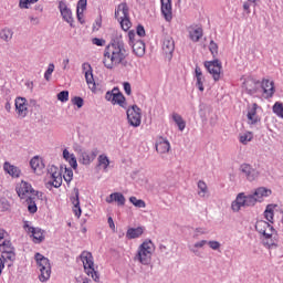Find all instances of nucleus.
Segmentation results:
<instances>
[{
    "mask_svg": "<svg viewBox=\"0 0 283 283\" xmlns=\"http://www.w3.org/2000/svg\"><path fill=\"white\" fill-rule=\"evenodd\" d=\"M82 70L85 74V81L88 85V87L93 91L96 92V82L94 81V73L92 71V64L84 62L82 64Z\"/></svg>",
    "mask_w": 283,
    "mask_h": 283,
    "instance_id": "dca6fc26",
    "label": "nucleus"
},
{
    "mask_svg": "<svg viewBox=\"0 0 283 283\" xmlns=\"http://www.w3.org/2000/svg\"><path fill=\"white\" fill-rule=\"evenodd\" d=\"M107 222L109 229H112V231H116V224L114 223V219L112 217H108Z\"/></svg>",
    "mask_w": 283,
    "mask_h": 283,
    "instance_id": "4d7b16f0",
    "label": "nucleus"
},
{
    "mask_svg": "<svg viewBox=\"0 0 283 283\" xmlns=\"http://www.w3.org/2000/svg\"><path fill=\"white\" fill-rule=\"evenodd\" d=\"M209 51L211 52L213 59L218 56V44L213 40L210 41Z\"/></svg>",
    "mask_w": 283,
    "mask_h": 283,
    "instance_id": "de8ad7c7",
    "label": "nucleus"
},
{
    "mask_svg": "<svg viewBox=\"0 0 283 283\" xmlns=\"http://www.w3.org/2000/svg\"><path fill=\"white\" fill-rule=\"evenodd\" d=\"M255 231L260 233V239L265 249H277L280 243V235L277 230L271 226V223L260 220L255 223Z\"/></svg>",
    "mask_w": 283,
    "mask_h": 283,
    "instance_id": "7ed1b4c3",
    "label": "nucleus"
},
{
    "mask_svg": "<svg viewBox=\"0 0 283 283\" xmlns=\"http://www.w3.org/2000/svg\"><path fill=\"white\" fill-rule=\"evenodd\" d=\"M49 174L51 176V180L45 184L46 189H52V187L59 189V187L63 185V176L61 175V170H59V167L56 166H51Z\"/></svg>",
    "mask_w": 283,
    "mask_h": 283,
    "instance_id": "9d476101",
    "label": "nucleus"
},
{
    "mask_svg": "<svg viewBox=\"0 0 283 283\" xmlns=\"http://www.w3.org/2000/svg\"><path fill=\"white\" fill-rule=\"evenodd\" d=\"M98 167L107 169L109 167V158L106 155H99L97 158Z\"/></svg>",
    "mask_w": 283,
    "mask_h": 283,
    "instance_id": "58836bf2",
    "label": "nucleus"
},
{
    "mask_svg": "<svg viewBox=\"0 0 283 283\" xmlns=\"http://www.w3.org/2000/svg\"><path fill=\"white\" fill-rule=\"evenodd\" d=\"M161 50L166 56L167 61H171L174 59V51L176 50V42L174 38L169 34H164L161 40Z\"/></svg>",
    "mask_w": 283,
    "mask_h": 283,
    "instance_id": "1a4fd4ad",
    "label": "nucleus"
},
{
    "mask_svg": "<svg viewBox=\"0 0 283 283\" xmlns=\"http://www.w3.org/2000/svg\"><path fill=\"white\" fill-rule=\"evenodd\" d=\"M202 34H203V31H202V28H200V27H197L189 31L190 40L193 43H198V41H200V38L202 36Z\"/></svg>",
    "mask_w": 283,
    "mask_h": 283,
    "instance_id": "473e14b6",
    "label": "nucleus"
},
{
    "mask_svg": "<svg viewBox=\"0 0 283 283\" xmlns=\"http://www.w3.org/2000/svg\"><path fill=\"white\" fill-rule=\"evenodd\" d=\"M251 140H253V133H251V132L243 133L239 136V142L242 145H249V143H251Z\"/></svg>",
    "mask_w": 283,
    "mask_h": 283,
    "instance_id": "c9c22d12",
    "label": "nucleus"
},
{
    "mask_svg": "<svg viewBox=\"0 0 283 283\" xmlns=\"http://www.w3.org/2000/svg\"><path fill=\"white\" fill-rule=\"evenodd\" d=\"M124 91L127 96L132 95V84L129 82H124Z\"/></svg>",
    "mask_w": 283,
    "mask_h": 283,
    "instance_id": "864d4df0",
    "label": "nucleus"
},
{
    "mask_svg": "<svg viewBox=\"0 0 283 283\" xmlns=\"http://www.w3.org/2000/svg\"><path fill=\"white\" fill-rule=\"evenodd\" d=\"M240 171L245 176L247 180H249L250 182H253V180H256L258 176H260L258 170L253 169L249 164H242L240 167Z\"/></svg>",
    "mask_w": 283,
    "mask_h": 283,
    "instance_id": "6ab92c4d",
    "label": "nucleus"
},
{
    "mask_svg": "<svg viewBox=\"0 0 283 283\" xmlns=\"http://www.w3.org/2000/svg\"><path fill=\"white\" fill-rule=\"evenodd\" d=\"M251 3L253 2H244L243 10L247 11V14H251Z\"/></svg>",
    "mask_w": 283,
    "mask_h": 283,
    "instance_id": "13d9d810",
    "label": "nucleus"
},
{
    "mask_svg": "<svg viewBox=\"0 0 283 283\" xmlns=\"http://www.w3.org/2000/svg\"><path fill=\"white\" fill-rule=\"evenodd\" d=\"M96 156H98V148H93L91 151L84 150L80 155V163L81 165H92L96 160Z\"/></svg>",
    "mask_w": 283,
    "mask_h": 283,
    "instance_id": "f3484780",
    "label": "nucleus"
},
{
    "mask_svg": "<svg viewBox=\"0 0 283 283\" xmlns=\"http://www.w3.org/2000/svg\"><path fill=\"white\" fill-rule=\"evenodd\" d=\"M274 209H275V206L273 205L266 206V209L264 211V218L265 220H268V222L273 223V218L275 216V213L273 212Z\"/></svg>",
    "mask_w": 283,
    "mask_h": 283,
    "instance_id": "f704fd0d",
    "label": "nucleus"
},
{
    "mask_svg": "<svg viewBox=\"0 0 283 283\" xmlns=\"http://www.w3.org/2000/svg\"><path fill=\"white\" fill-rule=\"evenodd\" d=\"M206 231L202 228H197L193 238H198V235H205Z\"/></svg>",
    "mask_w": 283,
    "mask_h": 283,
    "instance_id": "bf43d9fd",
    "label": "nucleus"
},
{
    "mask_svg": "<svg viewBox=\"0 0 283 283\" xmlns=\"http://www.w3.org/2000/svg\"><path fill=\"white\" fill-rule=\"evenodd\" d=\"M195 78H196V87L200 92H205V75L202 74V69L200 66L195 67Z\"/></svg>",
    "mask_w": 283,
    "mask_h": 283,
    "instance_id": "b1692460",
    "label": "nucleus"
},
{
    "mask_svg": "<svg viewBox=\"0 0 283 283\" xmlns=\"http://www.w3.org/2000/svg\"><path fill=\"white\" fill-rule=\"evenodd\" d=\"M63 178L67 185L72 182L74 178V171L72 170V168H67V167L64 168Z\"/></svg>",
    "mask_w": 283,
    "mask_h": 283,
    "instance_id": "ea45409f",
    "label": "nucleus"
},
{
    "mask_svg": "<svg viewBox=\"0 0 283 283\" xmlns=\"http://www.w3.org/2000/svg\"><path fill=\"white\" fill-rule=\"evenodd\" d=\"M29 20L32 25H39V23H41V20L39 19V17L30 15Z\"/></svg>",
    "mask_w": 283,
    "mask_h": 283,
    "instance_id": "5fc2aeb1",
    "label": "nucleus"
},
{
    "mask_svg": "<svg viewBox=\"0 0 283 283\" xmlns=\"http://www.w3.org/2000/svg\"><path fill=\"white\" fill-rule=\"evenodd\" d=\"M86 275L91 276L94 282H101V274L94 269V256L91 252L83 251L80 255Z\"/></svg>",
    "mask_w": 283,
    "mask_h": 283,
    "instance_id": "423d86ee",
    "label": "nucleus"
},
{
    "mask_svg": "<svg viewBox=\"0 0 283 283\" xmlns=\"http://www.w3.org/2000/svg\"><path fill=\"white\" fill-rule=\"evenodd\" d=\"M74 151L78 153V155L81 156V153L85 151V150H83V148L81 146H75Z\"/></svg>",
    "mask_w": 283,
    "mask_h": 283,
    "instance_id": "774afa93",
    "label": "nucleus"
},
{
    "mask_svg": "<svg viewBox=\"0 0 283 283\" xmlns=\"http://www.w3.org/2000/svg\"><path fill=\"white\" fill-rule=\"evenodd\" d=\"M261 87L266 98H273V94H275V83H273V81L263 80Z\"/></svg>",
    "mask_w": 283,
    "mask_h": 283,
    "instance_id": "aec40b11",
    "label": "nucleus"
},
{
    "mask_svg": "<svg viewBox=\"0 0 283 283\" xmlns=\"http://www.w3.org/2000/svg\"><path fill=\"white\" fill-rule=\"evenodd\" d=\"M3 170L6 174H9L11 178H21V168L10 164L9 161L3 164Z\"/></svg>",
    "mask_w": 283,
    "mask_h": 283,
    "instance_id": "4be33fe9",
    "label": "nucleus"
},
{
    "mask_svg": "<svg viewBox=\"0 0 283 283\" xmlns=\"http://www.w3.org/2000/svg\"><path fill=\"white\" fill-rule=\"evenodd\" d=\"M57 101H61V103H67L70 101V92L69 91H61L57 94Z\"/></svg>",
    "mask_w": 283,
    "mask_h": 283,
    "instance_id": "c03bdc74",
    "label": "nucleus"
},
{
    "mask_svg": "<svg viewBox=\"0 0 283 283\" xmlns=\"http://www.w3.org/2000/svg\"><path fill=\"white\" fill-rule=\"evenodd\" d=\"M6 260H3V256H0V275L3 273V269H6Z\"/></svg>",
    "mask_w": 283,
    "mask_h": 283,
    "instance_id": "052dcab7",
    "label": "nucleus"
},
{
    "mask_svg": "<svg viewBox=\"0 0 283 283\" xmlns=\"http://www.w3.org/2000/svg\"><path fill=\"white\" fill-rule=\"evenodd\" d=\"M39 0H20L19 8L21 10H28L32 3H36Z\"/></svg>",
    "mask_w": 283,
    "mask_h": 283,
    "instance_id": "37998d69",
    "label": "nucleus"
},
{
    "mask_svg": "<svg viewBox=\"0 0 283 283\" xmlns=\"http://www.w3.org/2000/svg\"><path fill=\"white\" fill-rule=\"evenodd\" d=\"M247 116L250 125H255L260 122V117H258V104L252 105Z\"/></svg>",
    "mask_w": 283,
    "mask_h": 283,
    "instance_id": "c756f323",
    "label": "nucleus"
},
{
    "mask_svg": "<svg viewBox=\"0 0 283 283\" xmlns=\"http://www.w3.org/2000/svg\"><path fill=\"white\" fill-rule=\"evenodd\" d=\"M129 202H132L134 207H137V209H145V207H147V203H145V200L138 199L136 197H130Z\"/></svg>",
    "mask_w": 283,
    "mask_h": 283,
    "instance_id": "4c0bfd02",
    "label": "nucleus"
},
{
    "mask_svg": "<svg viewBox=\"0 0 283 283\" xmlns=\"http://www.w3.org/2000/svg\"><path fill=\"white\" fill-rule=\"evenodd\" d=\"M137 36H145V27L142 24L137 25V31H136Z\"/></svg>",
    "mask_w": 283,
    "mask_h": 283,
    "instance_id": "6e6d98bb",
    "label": "nucleus"
},
{
    "mask_svg": "<svg viewBox=\"0 0 283 283\" xmlns=\"http://www.w3.org/2000/svg\"><path fill=\"white\" fill-rule=\"evenodd\" d=\"M205 67L209 74H212L213 81H220V74L222 72V62L220 60L205 62Z\"/></svg>",
    "mask_w": 283,
    "mask_h": 283,
    "instance_id": "4468645a",
    "label": "nucleus"
},
{
    "mask_svg": "<svg viewBox=\"0 0 283 283\" xmlns=\"http://www.w3.org/2000/svg\"><path fill=\"white\" fill-rule=\"evenodd\" d=\"M113 198L115 200V202H117L118 207H125V196L120 192H114Z\"/></svg>",
    "mask_w": 283,
    "mask_h": 283,
    "instance_id": "a19ab883",
    "label": "nucleus"
},
{
    "mask_svg": "<svg viewBox=\"0 0 283 283\" xmlns=\"http://www.w3.org/2000/svg\"><path fill=\"white\" fill-rule=\"evenodd\" d=\"M106 202H107L108 205H112V202H115L114 192L111 193L108 198H106Z\"/></svg>",
    "mask_w": 283,
    "mask_h": 283,
    "instance_id": "338daca9",
    "label": "nucleus"
},
{
    "mask_svg": "<svg viewBox=\"0 0 283 283\" xmlns=\"http://www.w3.org/2000/svg\"><path fill=\"white\" fill-rule=\"evenodd\" d=\"M119 23H120V28L122 30H124V32H127V30H129V28H132V22L129 21V18H120L118 19Z\"/></svg>",
    "mask_w": 283,
    "mask_h": 283,
    "instance_id": "79ce46f5",
    "label": "nucleus"
},
{
    "mask_svg": "<svg viewBox=\"0 0 283 283\" xmlns=\"http://www.w3.org/2000/svg\"><path fill=\"white\" fill-rule=\"evenodd\" d=\"M105 98L113 105L125 107V95H123L118 87H114L112 91L106 92Z\"/></svg>",
    "mask_w": 283,
    "mask_h": 283,
    "instance_id": "ddd939ff",
    "label": "nucleus"
},
{
    "mask_svg": "<svg viewBox=\"0 0 283 283\" xmlns=\"http://www.w3.org/2000/svg\"><path fill=\"white\" fill-rule=\"evenodd\" d=\"M207 244V240H201L196 242L192 245H189V251L193 253V255H197V258H200V249H202Z\"/></svg>",
    "mask_w": 283,
    "mask_h": 283,
    "instance_id": "2f4dec72",
    "label": "nucleus"
},
{
    "mask_svg": "<svg viewBox=\"0 0 283 283\" xmlns=\"http://www.w3.org/2000/svg\"><path fill=\"white\" fill-rule=\"evenodd\" d=\"M30 166L34 174H41V171L45 169V164H43V159H41L39 156H34L30 160Z\"/></svg>",
    "mask_w": 283,
    "mask_h": 283,
    "instance_id": "5701e85b",
    "label": "nucleus"
},
{
    "mask_svg": "<svg viewBox=\"0 0 283 283\" xmlns=\"http://www.w3.org/2000/svg\"><path fill=\"white\" fill-rule=\"evenodd\" d=\"M25 87H28V90H30V92H33V90H34V82L27 81L25 82Z\"/></svg>",
    "mask_w": 283,
    "mask_h": 283,
    "instance_id": "0e129e2a",
    "label": "nucleus"
},
{
    "mask_svg": "<svg viewBox=\"0 0 283 283\" xmlns=\"http://www.w3.org/2000/svg\"><path fill=\"white\" fill-rule=\"evenodd\" d=\"M71 103L75 105L78 109H81V107H83V105L85 104V101L81 96H75L71 99Z\"/></svg>",
    "mask_w": 283,
    "mask_h": 283,
    "instance_id": "49530a36",
    "label": "nucleus"
},
{
    "mask_svg": "<svg viewBox=\"0 0 283 283\" xmlns=\"http://www.w3.org/2000/svg\"><path fill=\"white\" fill-rule=\"evenodd\" d=\"M161 1V14H164L166 21H171V0Z\"/></svg>",
    "mask_w": 283,
    "mask_h": 283,
    "instance_id": "bb28decb",
    "label": "nucleus"
},
{
    "mask_svg": "<svg viewBox=\"0 0 283 283\" xmlns=\"http://www.w3.org/2000/svg\"><path fill=\"white\" fill-rule=\"evenodd\" d=\"M273 191L271 189L259 187L252 195L241 192L237 196L235 200L231 203V209L234 212L240 211L242 208L255 207L258 202H264V198H269Z\"/></svg>",
    "mask_w": 283,
    "mask_h": 283,
    "instance_id": "f03ea898",
    "label": "nucleus"
},
{
    "mask_svg": "<svg viewBox=\"0 0 283 283\" xmlns=\"http://www.w3.org/2000/svg\"><path fill=\"white\" fill-rule=\"evenodd\" d=\"M29 233H32L33 242L35 244H41V242L45 240L43 230H41V228H29Z\"/></svg>",
    "mask_w": 283,
    "mask_h": 283,
    "instance_id": "cd10ccee",
    "label": "nucleus"
},
{
    "mask_svg": "<svg viewBox=\"0 0 283 283\" xmlns=\"http://www.w3.org/2000/svg\"><path fill=\"white\" fill-rule=\"evenodd\" d=\"M14 35V32L11 29H2L0 31V39H2V41H6L7 43L9 41H12V36Z\"/></svg>",
    "mask_w": 283,
    "mask_h": 283,
    "instance_id": "72a5a7b5",
    "label": "nucleus"
},
{
    "mask_svg": "<svg viewBox=\"0 0 283 283\" xmlns=\"http://www.w3.org/2000/svg\"><path fill=\"white\" fill-rule=\"evenodd\" d=\"M63 158H65L66 160H70V158H72V154H70V150H63Z\"/></svg>",
    "mask_w": 283,
    "mask_h": 283,
    "instance_id": "69168bd1",
    "label": "nucleus"
},
{
    "mask_svg": "<svg viewBox=\"0 0 283 283\" xmlns=\"http://www.w3.org/2000/svg\"><path fill=\"white\" fill-rule=\"evenodd\" d=\"M128 43L130 48H133V52L136 56H145V42H143V40H136L135 31L128 32Z\"/></svg>",
    "mask_w": 283,
    "mask_h": 283,
    "instance_id": "9b49d317",
    "label": "nucleus"
},
{
    "mask_svg": "<svg viewBox=\"0 0 283 283\" xmlns=\"http://www.w3.org/2000/svg\"><path fill=\"white\" fill-rule=\"evenodd\" d=\"M15 112L20 118L28 116V99L25 97L15 98Z\"/></svg>",
    "mask_w": 283,
    "mask_h": 283,
    "instance_id": "a211bd4d",
    "label": "nucleus"
},
{
    "mask_svg": "<svg viewBox=\"0 0 283 283\" xmlns=\"http://www.w3.org/2000/svg\"><path fill=\"white\" fill-rule=\"evenodd\" d=\"M207 244L212 249V251H219L221 247L218 241H207Z\"/></svg>",
    "mask_w": 283,
    "mask_h": 283,
    "instance_id": "3c124183",
    "label": "nucleus"
},
{
    "mask_svg": "<svg viewBox=\"0 0 283 283\" xmlns=\"http://www.w3.org/2000/svg\"><path fill=\"white\" fill-rule=\"evenodd\" d=\"M74 196L71 197V202L73 205V212L75 213L76 218H80V216L83 213L81 210V200L78 199L80 192L78 188H74Z\"/></svg>",
    "mask_w": 283,
    "mask_h": 283,
    "instance_id": "412c9836",
    "label": "nucleus"
},
{
    "mask_svg": "<svg viewBox=\"0 0 283 283\" xmlns=\"http://www.w3.org/2000/svg\"><path fill=\"white\" fill-rule=\"evenodd\" d=\"M59 10L63 21L69 23L71 28H74V17L72 15V9L67 7L65 1L62 0L59 2Z\"/></svg>",
    "mask_w": 283,
    "mask_h": 283,
    "instance_id": "2eb2a0df",
    "label": "nucleus"
},
{
    "mask_svg": "<svg viewBox=\"0 0 283 283\" xmlns=\"http://www.w3.org/2000/svg\"><path fill=\"white\" fill-rule=\"evenodd\" d=\"M76 10H78V12H85V10H87V0H78Z\"/></svg>",
    "mask_w": 283,
    "mask_h": 283,
    "instance_id": "09e8293b",
    "label": "nucleus"
},
{
    "mask_svg": "<svg viewBox=\"0 0 283 283\" xmlns=\"http://www.w3.org/2000/svg\"><path fill=\"white\" fill-rule=\"evenodd\" d=\"M66 161H69V165L72 167V169H78V161H76V156H74V154H72L71 158Z\"/></svg>",
    "mask_w": 283,
    "mask_h": 283,
    "instance_id": "8fccbe9b",
    "label": "nucleus"
},
{
    "mask_svg": "<svg viewBox=\"0 0 283 283\" xmlns=\"http://www.w3.org/2000/svg\"><path fill=\"white\" fill-rule=\"evenodd\" d=\"M127 120L132 127H140L142 123V113H140V107L138 105H133L130 106L127 112Z\"/></svg>",
    "mask_w": 283,
    "mask_h": 283,
    "instance_id": "f8f14e48",
    "label": "nucleus"
},
{
    "mask_svg": "<svg viewBox=\"0 0 283 283\" xmlns=\"http://www.w3.org/2000/svg\"><path fill=\"white\" fill-rule=\"evenodd\" d=\"M198 196H200V198H205L209 191L207 184L202 180L198 181Z\"/></svg>",
    "mask_w": 283,
    "mask_h": 283,
    "instance_id": "e433bc0d",
    "label": "nucleus"
},
{
    "mask_svg": "<svg viewBox=\"0 0 283 283\" xmlns=\"http://www.w3.org/2000/svg\"><path fill=\"white\" fill-rule=\"evenodd\" d=\"M93 45H97L98 48H103V45H105V40L103 39H98V38H94L92 40Z\"/></svg>",
    "mask_w": 283,
    "mask_h": 283,
    "instance_id": "603ef678",
    "label": "nucleus"
},
{
    "mask_svg": "<svg viewBox=\"0 0 283 283\" xmlns=\"http://www.w3.org/2000/svg\"><path fill=\"white\" fill-rule=\"evenodd\" d=\"M145 233V227L129 228L126 232L127 240H136Z\"/></svg>",
    "mask_w": 283,
    "mask_h": 283,
    "instance_id": "393cba45",
    "label": "nucleus"
},
{
    "mask_svg": "<svg viewBox=\"0 0 283 283\" xmlns=\"http://www.w3.org/2000/svg\"><path fill=\"white\" fill-rule=\"evenodd\" d=\"M54 63H50L45 73H44V78L45 81H50L52 78V74L54 73Z\"/></svg>",
    "mask_w": 283,
    "mask_h": 283,
    "instance_id": "a18cd8bd",
    "label": "nucleus"
},
{
    "mask_svg": "<svg viewBox=\"0 0 283 283\" xmlns=\"http://www.w3.org/2000/svg\"><path fill=\"white\" fill-rule=\"evenodd\" d=\"M15 191L21 200H27L29 213H36V211H39L36 207V202H39V191L34 190L31 184L22 180L17 185Z\"/></svg>",
    "mask_w": 283,
    "mask_h": 283,
    "instance_id": "20e7f679",
    "label": "nucleus"
},
{
    "mask_svg": "<svg viewBox=\"0 0 283 283\" xmlns=\"http://www.w3.org/2000/svg\"><path fill=\"white\" fill-rule=\"evenodd\" d=\"M0 252L4 262H14L17 260V253H14V247L10 240H4L0 242Z\"/></svg>",
    "mask_w": 283,
    "mask_h": 283,
    "instance_id": "6e6552de",
    "label": "nucleus"
},
{
    "mask_svg": "<svg viewBox=\"0 0 283 283\" xmlns=\"http://www.w3.org/2000/svg\"><path fill=\"white\" fill-rule=\"evenodd\" d=\"M116 19H127L129 18V7L127 3H120L115 11Z\"/></svg>",
    "mask_w": 283,
    "mask_h": 283,
    "instance_id": "c85d7f7f",
    "label": "nucleus"
},
{
    "mask_svg": "<svg viewBox=\"0 0 283 283\" xmlns=\"http://www.w3.org/2000/svg\"><path fill=\"white\" fill-rule=\"evenodd\" d=\"M127 50H125V44L123 41L113 42L108 44L104 51L103 63L107 70H114L122 65L123 67H128L129 62H127Z\"/></svg>",
    "mask_w": 283,
    "mask_h": 283,
    "instance_id": "f257e3e1",
    "label": "nucleus"
},
{
    "mask_svg": "<svg viewBox=\"0 0 283 283\" xmlns=\"http://www.w3.org/2000/svg\"><path fill=\"white\" fill-rule=\"evenodd\" d=\"M8 234V232H6V230L0 229V242H4L6 240V235Z\"/></svg>",
    "mask_w": 283,
    "mask_h": 283,
    "instance_id": "e2e57ef3",
    "label": "nucleus"
},
{
    "mask_svg": "<svg viewBox=\"0 0 283 283\" xmlns=\"http://www.w3.org/2000/svg\"><path fill=\"white\" fill-rule=\"evenodd\" d=\"M171 149V144H169V140L165 138H159V140L156 144V151L158 154H167Z\"/></svg>",
    "mask_w": 283,
    "mask_h": 283,
    "instance_id": "a878e982",
    "label": "nucleus"
},
{
    "mask_svg": "<svg viewBox=\"0 0 283 283\" xmlns=\"http://www.w3.org/2000/svg\"><path fill=\"white\" fill-rule=\"evenodd\" d=\"M76 17H77V21H80V23H85V20H83V11L76 10Z\"/></svg>",
    "mask_w": 283,
    "mask_h": 283,
    "instance_id": "680f3d73",
    "label": "nucleus"
},
{
    "mask_svg": "<svg viewBox=\"0 0 283 283\" xmlns=\"http://www.w3.org/2000/svg\"><path fill=\"white\" fill-rule=\"evenodd\" d=\"M35 262L40 270V282H48L52 275V265H50V259L38 252L35 253Z\"/></svg>",
    "mask_w": 283,
    "mask_h": 283,
    "instance_id": "0eeeda50",
    "label": "nucleus"
},
{
    "mask_svg": "<svg viewBox=\"0 0 283 283\" xmlns=\"http://www.w3.org/2000/svg\"><path fill=\"white\" fill-rule=\"evenodd\" d=\"M154 251H156V245L151 240L147 239L138 247L135 260H138L140 264L147 266V264L151 263V255H154Z\"/></svg>",
    "mask_w": 283,
    "mask_h": 283,
    "instance_id": "39448f33",
    "label": "nucleus"
},
{
    "mask_svg": "<svg viewBox=\"0 0 283 283\" xmlns=\"http://www.w3.org/2000/svg\"><path fill=\"white\" fill-rule=\"evenodd\" d=\"M174 123H176L179 132H185V127H187V122L182 118V115L178 113H172L171 115Z\"/></svg>",
    "mask_w": 283,
    "mask_h": 283,
    "instance_id": "7c9ffc66",
    "label": "nucleus"
}]
</instances>
